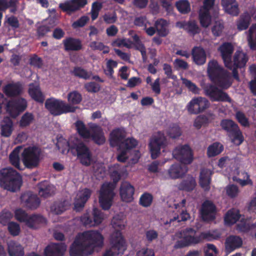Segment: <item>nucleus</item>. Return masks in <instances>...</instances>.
I'll list each match as a JSON object with an SVG mask.
<instances>
[{
	"mask_svg": "<svg viewBox=\"0 0 256 256\" xmlns=\"http://www.w3.org/2000/svg\"><path fill=\"white\" fill-rule=\"evenodd\" d=\"M3 90L8 96H16L21 94L22 91V86L20 82L10 83L4 88Z\"/></svg>",
	"mask_w": 256,
	"mask_h": 256,
	"instance_id": "cd10ccee",
	"label": "nucleus"
},
{
	"mask_svg": "<svg viewBox=\"0 0 256 256\" xmlns=\"http://www.w3.org/2000/svg\"><path fill=\"white\" fill-rule=\"evenodd\" d=\"M221 4L226 13L233 16H238L240 10L236 0H221Z\"/></svg>",
	"mask_w": 256,
	"mask_h": 256,
	"instance_id": "a878e982",
	"label": "nucleus"
},
{
	"mask_svg": "<svg viewBox=\"0 0 256 256\" xmlns=\"http://www.w3.org/2000/svg\"><path fill=\"white\" fill-rule=\"evenodd\" d=\"M42 155L41 148L36 146H30L24 150L22 154V160L26 168L33 169L39 166Z\"/></svg>",
	"mask_w": 256,
	"mask_h": 256,
	"instance_id": "423d86ee",
	"label": "nucleus"
},
{
	"mask_svg": "<svg viewBox=\"0 0 256 256\" xmlns=\"http://www.w3.org/2000/svg\"><path fill=\"white\" fill-rule=\"evenodd\" d=\"M111 247L107 250L102 256H116L123 254L126 248L125 240L120 230H116L110 237Z\"/></svg>",
	"mask_w": 256,
	"mask_h": 256,
	"instance_id": "9d476101",
	"label": "nucleus"
},
{
	"mask_svg": "<svg viewBox=\"0 0 256 256\" xmlns=\"http://www.w3.org/2000/svg\"><path fill=\"white\" fill-rule=\"evenodd\" d=\"M174 68L177 70H186L188 68V62L180 58H176L174 62Z\"/></svg>",
	"mask_w": 256,
	"mask_h": 256,
	"instance_id": "0e129e2a",
	"label": "nucleus"
},
{
	"mask_svg": "<svg viewBox=\"0 0 256 256\" xmlns=\"http://www.w3.org/2000/svg\"><path fill=\"white\" fill-rule=\"evenodd\" d=\"M27 107V102L24 98H18L15 100L6 101V110L10 114L24 111Z\"/></svg>",
	"mask_w": 256,
	"mask_h": 256,
	"instance_id": "6ab92c4d",
	"label": "nucleus"
},
{
	"mask_svg": "<svg viewBox=\"0 0 256 256\" xmlns=\"http://www.w3.org/2000/svg\"><path fill=\"white\" fill-rule=\"evenodd\" d=\"M251 20L250 14L248 12H244L236 22L238 30L240 31L246 30L250 24Z\"/></svg>",
	"mask_w": 256,
	"mask_h": 256,
	"instance_id": "4c0bfd02",
	"label": "nucleus"
},
{
	"mask_svg": "<svg viewBox=\"0 0 256 256\" xmlns=\"http://www.w3.org/2000/svg\"><path fill=\"white\" fill-rule=\"evenodd\" d=\"M152 200L153 196L152 194L146 192L141 195L139 203L142 206L146 208L151 205Z\"/></svg>",
	"mask_w": 256,
	"mask_h": 256,
	"instance_id": "603ef678",
	"label": "nucleus"
},
{
	"mask_svg": "<svg viewBox=\"0 0 256 256\" xmlns=\"http://www.w3.org/2000/svg\"><path fill=\"white\" fill-rule=\"evenodd\" d=\"M84 88L86 90L91 93H96L100 90V85L94 82H90L84 84Z\"/></svg>",
	"mask_w": 256,
	"mask_h": 256,
	"instance_id": "bf43d9fd",
	"label": "nucleus"
},
{
	"mask_svg": "<svg viewBox=\"0 0 256 256\" xmlns=\"http://www.w3.org/2000/svg\"><path fill=\"white\" fill-rule=\"evenodd\" d=\"M62 44L66 52L78 51L82 48L81 40L72 37L66 38L62 40Z\"/></svg>",
	"mask_w": 256,
	"mask_h": 256,
	"instance_id": "393cba45",
	"label": "nucleus"
},
{
	"mask_svg": "<svg viewBox=\"0 0 256 256\" xmlns=\"http://www.w3.org/2000/svg\"><path fill=\"white\" fill-rule=\"evenodd\" d=\"M242 244V238L236 236H230L226 240V248L229 252H232L240 248Z\"/></svg>",
	"mask_w": 256,
	"mask_h": 256,
	"instance_id": "473e14b6",
	"label": "nucleus"
},
{
	"mask_svg": "<svg viewBox=\"0 0 256 256\" xmlns=\"http://www.w3.org/2000/svg\"><path fill=\"white\" fill-rule=\"evenodd\" d=\"M223 150V146L219 142H215L208 146L206 154L208 158L214 157L220 154Z\"/></svg>",
	"mask_w": 256,
	"mask_h": 256,
	"instance_id": "37998d69",
	"label": "nucleus"
},
{
	"mask_svg": "<svg viewBox=\"0 0 256 256\" xmlns=\"http://www.w3.org/2000/svg\"><path fill=\"white\" fill-rule=\"evenodd\" d=\"M226 191L228 196L230 198L236 197L239 192L238 186L234 184L227 186Z\"/></svg>",
	"mask_w": 256,
	"mask_h": 256,
	"instance_id": "4d7b16f0",
	"label": "nucleus"
},
{
	"mask_svg": "<svg viewBox=\"0 0 256 256\" xmlns=\"http://www.w3.org/2000/svg\"><path fill=\"white\" fill-rule=\"evenodd\" d=\"M8 252L10 256H24V254L22 246L14 241L8 244Z\"/></svg>",
	"mask_w": 256,
	"mask_h": 256,
	"instance_id": "e433bc0d",
	"label": "nucleus"
},
{
	"mask_svg": "<svg viewBox=\"0 0 256 256\" xmlns=\"http://www.w3.org/2000/svg\"><path fill=\"white\" fill-rule=\"evenodd\" d=\"M195 186L196 182L194 179L184 180L181 184L182 188L188 192L192 190L195 188Z\"/></svg>",
	"mask_w": 256,
	"mask_h": 256,
	"instance_id": "69168bd1",
	"label": "nucleus"
},
{
	"mask_svg": "<svg viewBox=\"0 0 256 256\" xmlns=\"http://www.w3.org/2000/svg\"><path fill=\"white\" fill-rule=\"evenodd\" d=\"M70 152L76 156L80 163L86 166L92 162V154L90 148L82 142L76 140L70 146Z\"/></svg>",
	"mask_w": 256,
	"mask_h": 256,
	"instance_id": "0eeeda50",
	"label": "nucleus"
},
{
	"mask_svg": "<svg viewBox=\"0 0 256 256\" xmlns=\"http://www.w3.org/2000/svg\"><path fill=\"white\" fill-rule=\"evenodd\" d=\"M240 215L238 210H230L226 212L224 217V221L228 224H235L240 218Z\"/></svg>",
	"mask_w": 256,
	"mask_h": 256,
	"instance_id": "a18cd8bd",
	"label": "nucleus"
},
{
	"mask_svg": "<svg viewBox=\"0 0 256 256\" xmlns=\"http://www.w3.org/2000/svg\"><path fill=\"white\" fill-rule=\"evenodd\" d=\"M102 8V3L98 2H95L92 3L90 10L91 18L92 20H94L98 18L99 12Z\"/></svg>",
	"mask_w": 256,
	"mask_h": 256,
	"instance_id": "5fc2aeb1",
	"label": "nucleus"
},
{
	"mask_svg": "<svg viewBox=\"0 0 256 256\" xmlns=\"http://www.w3.org/2000/svg\"><path fill=\"white\" fill-rule=\"evenodd\" d=\"M20 200L26 207L31 210L37 208L40 203V200L38 196L31 192L23 194L20 196Z\"/></svg>",
	"mask_w": 256,
	"mask_h": 256,
	"instance_id": "5701e85b",
	"label": "nucleus"
},
{
	"mask_svg": "<svg viewBox=\"0 0 256 256\" xmlns=\"http://www.w3.org/2000/svg\"><path fill=\"white\" fill-rule=\"evenodd\" d=\"M104 238L98 230H87L79 234L70 248V256H88L96 248H102Z\"/></svg>",
	"mask_w": 256,
	"mask_h": 256,
	"instance_id": "f03ea898",
	"label": "nucleus"
},
{
	"mask_svg": "<svg viewBox=\"0 0 256 256\" xmlns=\"http://www.w3.org/2000/svg\"><path fill=\"white\" fill-rule=\"evenodd\" d=\"M174 157L184 164H188L193 160V154L188 144L178 146L172 152Z\"/></svg>",
	"mask_w": 256,
	"mask_h": 256,
	"instance_id": "ddd939ff",
	"label": "nucleus"
},
{
	"mask_svg": "<svg viewBox=\"0 0 256 256\" xmlns=\"http://www.w3.org/2000/svg\"><path fill=\"white\" fill-rule=\"evenodd\" d=\"M209 106V101L206 98L200 96L192 98L188 104L187 108L190 114H198L204 112Z\"/></svg>",
	"mask_w": 256,
	"mask_h": 256,
	"instance_id": "dca6fc26",
	"label": "nucleus"
},
{
	"mask_svg": "<svg viewBox=\"0 0 256 256\" xmlns=\"http://www.w3.org/2000/svg\"><path fill=\"white\" fill-rule=\"evenodd\" d=\"M248 60V57L246 53L240 50L236 52L233 57V61H232V78H233L238 82L240 81L238 69L244 68Z\"/></svg>",
	"mask_w": 256,
	"mask_h": 256,
	"instance_id": "2eb2a0df",
	"label": "nucleus"
},
{
	"mask_svg": "<svg viewBox=\"0 0 256 256\" xmlns=\"http://www.w3.org/2000/svg\"><path fill=\"white\" fill-rule=\"evenodd\" d=\"M222 128L226 131L227 136L232 142L240 146L244 141V137L238 126L234 121L230 119H222L220 122Z\"/></svg>",
	"mask_w": 256,
	"mask_h": 256,
	"instance_id": "6e6552de",
	"label": "nucleus"
},
{
	"mask_svg": "<svg viewBox=\"0 0 256 256\" xmlns=\"http://www.w3.org/2000/svg\"><path fill=\"white\" fill-rule=\"evenodd\" d=\"M71 74L76 78L85 80L90 79L92 74V72H88L82 66H74L72 70Z\"/></svg>",
	"mask_w": 256,
	"mask_h": 256,
	"instance_id": "ea45409f",
	"label": "nucleus"
},
{
	"mask_svg": "<svg viewBox=\"0 0 256 256\" xmlns=\"http://www.w3.org/2000/svg\"><path fill=\"white\" fill-rule=\"evenodd\" d=\"M34 120V116L32 113L26 112L21 118L20 121V126L25 128L28 126Z\"/></svg>",
	"mask_w": 256,
	"mask_h": 256,
	"instance_id": "864d4df0",
	"label": "nucleus"
},
{
	"mask_svg": "<svg viewBox=\"0 0 256 256\" xmlns=\"http://www.w3.org/2000/svg\"><path fill=\"white\" fill-rule=\"evenodd\" d=\"M0 184L5 190L16 192L21 186L22 177L12 168H2L0 170Z\"/></svg>",
	"mask_w": 256,
	"mask_h": 256,
	"instance_id": "39448f33",
	"label": "nucleus"
},
{
	"mask_svg": "<svg viewBox=\"0 0 256 256\" xmlns=\"http://www.w3.org/2000/svg\"><path fill=\"white\" fill-rule=\"evenodd\" d=\"M44 106L54 116L73 112L76 110V108L66 104L61 100L54 98H48L46 100Z\"/></svg>",
	"mask_w": 256,
	"mask_h": 256,
	"instance_id": "1a4fd4ad",
	"label": "nucleus"
},
{
	"mask_svg": "<svg viewBox=\"0 0 256 256\" xmlns=\"http://www.w3.org/2000/svg\"><path fill=\"white\" fill-rule=\"evenodd\" d=\"M46 223V218L40 214H32L30 216L26 226L31 228L36 229Z\"/></svg>",
	"mask_w": 256,
	"mask_h": 256,
	"instance_id": "7c9ffc66",
	"label": "nucleus"
},
{
	"mask_svg": "<svg viewBox=\"0 0 256 256\" xmlns=\"http://www.w3.org/2000/svg\"><path fill=\"white\" fill-rule=\"evenodd\" d=\"M66 248V246L64 243L51 244L44 249L45 256H62Z\"/></svg>",
	"mask_w": 256,
	"mask_h": 256,
	"instance_id": "4be33fe9",
	"label": "nucleus"
},
{
	"mask_svg": "<svg viewBox=\"0 0 256 256\" xmlns=\"http://www.w3.org/2000/svg\"><path fill=\"white\" fill-rule=\"evenodd\" d=\"M104 220V214L98 208H94L92 216L89 213H85L80 217V222L85 226H94L99 225Z\"/></svg>",
	"mask_w": 256,
	"mask_h": 256,
	"instance_id": "4468645a",
	"label": "nucleus"
},
{
	"mask_svg": "<svg viewBox=\"0 0 256 256\" xmlns=\"http://www.w3.org/2000/svg\"><path fill=\"white\" fill-rule=\"evenodd\" d=\"M224 66L229 70H232V56L234 52V47L230 42L224 43L219 48Z\"/></svg>",
	"mask_w": 256,
	"mask_h": 256,
	"instance_id": "a211bd4d",
	"label": "nucleus"
},
{
	"mask_svg": "<svg viewBox=\"0 0 256 256\" xmlns=\"http://www.w3.org/2000/svg\"><path fill=\"white\" fill-rule=\"evenodd\" d=\"M39 195L44 198H47L54 194V187L50 186L48 181H43L38 186Z\"/></svg>",
	"mask_w": 256,
	"mask_h": 256,
	"instance_id": "2f4dec72",
	"label": "nucleus"
},
{
	"mask_svg": "<svg viewBox=\"0 0 256 256\" xmlns=\"http://www.w3.org/2000/svg\"><path fill=\"white\" fill-rule=\"evenodd\" d=\"M28 92L32 100L36 102L42 104L44 100V96L42 92L38 85L31 83L29 84Z\"/></svg>",
	"mask_w": 256,
	"mask_h": 256,
	"instance_id": "c756f323",
	"label": "nucleus"
},
{
	"mask_svg": "<svg viewBox=\"0 0 256 256\" xmlns=\"http://www.w3.org/2000/svg\"><path fill=\"white\" fill-rule=\"evenodd\" d=\"M13 130V122L8 117L4 118L1 124V135L4 137H9Z\"/></svg>",
	"mask_w": 256,
	"mask_h": 256,
	"instance_id": "58836bf2",
	"label": "nucleus"
},
{
	"mask_svg": "<svg viewBox=\"0 0 256 256\" xmlns=\"http://www.w3.org/2000/svg\"><path fill=\"white\" fill-rule=\"evenodd\" d=\"M115 186L112 183L104 184L100 190L99 202L102 208L104 210H109L112 203L115 195L114 189Z\"/></svg>",
	"mask_w": 256,
	"mask_h": 256,
	"instance_id": "9b49d317",
	"label": "nucleus"
},
{
	"mask_svg": "<svg viewBox=\"0 0 256 256\" xmlns=\"http://www.w3.org/2000/svg\"><path fill=\"white\" fill-rule=\"evenodd\" d=\"M88 3L87 0H71L60 4L61 10L69 14L83 8Z\"/></svg>",
	"mask_w": 256,
	"mask_h": 256,
	"instance_id": "aec40b11",
	"label": "nucleus"
},
{
	"mask_svg": "<svg viewBox=\"0 0 256 256\" xmlns=\"http://www.w3.org/2000/svg\"><path fill=\"white\" fill-rule=\"evenodd\" d=\"M29 63L31 66L38 68H41L43 65V61L41 58L34 54L31 56L29 60Z\"/></svg>",
	"mask_w": 256,
	"mask_h": 256,
	"instance_id": "e2e57ef3",
	"label": "nucleus"
},
{
	"mask_svg": "<svg viewBox=\"0 0 256 256\" xmlns=\"http://www.w3.org/2000/svg\"><path fill=\"white\" fill-rule=\"evenodd\" d=\"M198 17L200 24L202 27L208 28L210 25L212 17L210 12L200 10Z\"/></svg>",
	"mask_w": 256,
	"mask_h": 256,
	"instance_id": "09e8293b",
	"label": "nucleus"
},
{
	"mask_svg": "<svg viewBox=\"0 0 256 256\" xmlns=\"http://www.w3.org/2000/svg\"><path fill=\"white\" fill-rule=\"evenodd\" d=\"M135 189L134 186L128 182H123L120 188V195L122 200L126 202L134 200Z\"/></svg>",
	"mask_w": 256,
	"mask_h": 256,
	"instance_id": "412c9836",
	"label": "nucleus"
},
{
	"mask_svg": "<svg viewBox=\"0 0 256 256\" xmlns=\"http://www.w3.org/2000/svg\"><path fill=\"white\" fill-rule=\"evenodd\" d=\"M29 215L22 209H18L15 211V218L20 222H24L26 224L30 218Z\"/></svg>",
	"mask_w": 256,
	"mask_h": 256,
	"instance_id": "6e6d98bb",
	"label": "nucleus"
},
{
	"mask_svg": "<svg viewBox=\"0 0 256 256\" xmlns=\"http://www.w3.org/2000/svg\"><path fill=\"white\" fill-rule=\"evenodd\" d=\"M124 132L120 128L114 130L110 133V144L112 146H118L120 150V154L118 156V160L124 162L128 158L126 156V152L136 148L138 145V141L132 138L125 139Z\"/></svg>",
	"mask_w": 256,
	"mask_h": 256,
	"instance_id": "7ed1b4c3",
	"label": "nucleus"
},
{
	"mask_svg": "<svg viewBox=\"0 0 256 256\" xmlns=\"http://www.w3.org/2000/svg\"><path fill=\"white\" fill-rule=\"evenodd\" d=\"M166 144L167 139L164 134L162 132H158L149 144L152 159L156 158L160 154L161 148H165Z\"/></svg>",
	"mask_w": 256,
	"mask_h": 256,
	"instance_id": "f8f14e48",
	"label": "nucleus"
},
{
	"mask_svg": "<svg viewBox=\"0 0 256 256\" xmlns=\"http://www.w3.org/2000/svg\"><path fill=\"white\" fill-rule=\"evenodd\" d=\"M224 28L223 24L220 22L216 21L212 28V32L214 36H219L222 34Z\"/></svg>",
	"mask_w": 256,
	"mask_h": 256,
	"instance_id": "680f3d73",
	"label": "nucleus"
},
{
	"mask_svg": "<svg viewBox=\"0 0 256 256\" xmlns=\"http://www.w3.org/2000/svg\"><path fill=\"white\" fill-rule=\"evenodd\" d=\"M182 164H174L172 165L168 170V174L172 179L182 177L187 172L188 168Z\"/></svg>",
	"mask_w": 256,
	"mask_h": 256,
	"instance_id": "c85d7f7f",
	"label": "nucleus"
},
{
	"mask_svg": "<svg viewBox=\"0 0 256 256\" xmlns=\"http://www.w3.org/2000/svg\"><path fill=\"white\" fill-rule=\"evenodd\" d=\"M248 41L250 49L256 50V24H252L248 30Z\"/></svg>",
	"mask_w": 256,
	"mask_h": 256,
	"instance_id": "49530a36",
	"label": "nucleus"
},
{
	"mask_svg": "<svg viewBox=\"0 0 256 256\" xmlns=\"http://www.w3.org/2000/svg\"><path fill=\"white\" fill-rule=\"evenodd\" d=\"M182 134V130L177 124H172L166 130V135L172 139L179 138Z\"/></svg>",
	"mask_w": 256,
	"mask_h": 256,
	"instance_id": "c03bdc74",
	"label": "nucleus"
},
{
	"mask_svg": "<svg viewBox=\"0 0 256 256\" xmlns=\"http://www.w3.org/2000/svg\"><path fill=\"white\" fill-rule=\"evenodd\" d=\"M180 27L186 30L188 34L194 36L200 32L199 28L195 20H189L180 22Z\"/></svg>",
	"mask_w": 256,
	"mask_h": 256,
	"instance_id": "72a5a7b5",
	"label": "nucleus"
},
{
	"mask_svg": "<svg viewBox=\"0 0 256 256\" xmlns=\"http://www.w3.org/2000/svg\"><path fill=\"white\" fill-rule=\"evenodd\" d=\"M75 126L78 133L84 139H90L98 145L104 144L106 141L102 128L96 124H92L88 130L82 120H77Z\"/></svg>",
	"mask_w": 256,
	"mask_h": 256,
	"instance_id": "20e7f679",
	"label": "nucleus"
},
{
	"mask_svg": "<svg viewBox=\"0 0 256 256\" xmlns=\"http://www.w3.org/2000/svg\"><path fill=\"white\" fill-rule=\"evenodd\" d=\"M89 20L88 16H81L77 20L74 22L72 24V27L74 28H77L84 26Z\"/></svg>",
	"mask_w": 256,
	"mask_h": 256,
	"instance_id": "338daca9",
	"label": "nucleus"
},
{
	"mask_svg": "<svg viewBox=\"0 0 256 256\" xmlns=\"http://www.w3.org/2000/svg\"><path fill=\"white\" fill-rule=\"evenodd\" d=\"M216 207L210 200L204 201L200 210L202 220L204 222L212 221L216 218Z\"/></svg>",
	"mask_w": 256,
	"mask_h": 256,
	"instance_id": "f3484780",
	"label": "nucleus"
},
{
	"mask_svg": "<svg viewBox=\"0 0 256 256\" xmlns=\"http://www.w3.org/2000/svg\"><path fill=\"white\" fill-rule=\"evenodd\" d=\"M200 240L198 238H195L194 236H185L182 239L178 240L174 245L176 248H180L188 246L191 245L198 244Z\"/></svg>",
	"mask_w": 256,
	"mask_h": 256,
	"instance_id": "c9c22d12",
	"label": "nucleus"
},
{
	"mask_svg": "<svg viewBox=\"0 0 256 256\" xmlns=\"http://www.w3.org/2000/svg\"><path fill=\"white\" fill-rule=\"evenodd\" d=\"M68 100L70 103L72 104H78L82 102V96L79 92L74 90L68 94Z\"/></svg>",
	"mask_w": 256,
	"mask_h": 256,
	"instance_id": "3c124183",
	"label": "nucleus"
},
{
	"mask_svg": "<svg viewBox=\"0 0 256 256\" xmlns=\"http://www.w3.org/2000/svg\"><path fill=\"white\" fill-rule=\"evenodd\" d=\"M211 173L207 170H202L200 172V185L205 190L208 191L210 189V184L211 182Z\"/></svg>",
	"mask_w": 256,
	"mask_h": 256,
	"instance_id": "f704fd0d",
	"label": "nucleus"
},
{
	"mask_svg": "<svg viewBox=\"0 0 256 256\" xmlns=\"http://www.w3.org/2000/svg\"><path fill=\"white\" fill-rule=\"evenodd\" d=\"M12 218V213L8 210H2L0 214V222L3 225L8 224L10 220Z\"/></svg>",
	"mask_w": 256,
	"mask_h": 256,
	"instance_id": "774afa93",
	"label": "nucleus"
},
{
	"mask_svg": "<svg viewBox=\"0 0 256 256\" xmlns=\"http://www.w3.org/2000/svg\"><path fill=\"white\" fill-rule=\"evenodd\" d=\"M194 62L197 65L202 66L206 62V56L205 50L200 46H194L192 50Z\"/></svg>",
	"mask_w": 256,
	"mask_h": 256,
	"instance_id": "bb28decb",
	"label": "nucleus"
},
{
	"mask_svg": "<svg viewBox=\"0 0 256 256\" xmlns=\"http://www.w3.org/2000/svg\"><path fill=\"white\" fill-rule=\"evenodd\" d=\"M236 118L238 122L244 127H248L250 123L248 118L242 112L238 111L236 114Z\"/></svg>",
	"mask_w": 256,
	"mask_h": 256,
	"instance_id": "052dcab7",
	"label": "nucleus"
},
{
	"mask_svg": "<svg viewBox=\"0 0 256 256\" xmlns=\"http://www.w3.org/2000/svg\"><path fill=\"white\" fill-rule=\"evenodd\" d=\"M92 192L90 189L86 188L77 195L74 202V210L76 211H80L82 209L90 198Z\"/></svg>",
	"mask_w": 256,
	"mask_h": 256,
	"instance_id": "b1692460",
	"label": "nucleus"
},
{
	"mask_svg": "<svg viewBox=\"0 0 256 256\" xmlns=\"http://www.w3.org/2000/svg\"><path fill=\"white\" fill-rule=\"evenodd\" d=\"M20 147L16 148L10 154L9 160L11 164L20 170H24L22 166L20 164V158L19 156Z\"/></svg>",
	"mask_w": 256,
	"mask_h": 256,
	"instance_id": "a19ab883",
	"label": "nucleus"
},
{
	"mask_svg": "<svg viewBox=\"0 0 256 256\" xmlns=\"http://www.w3.org/2000/svg\"><path fill=\"white\" fill-rule=\"evenodd\" d=\"M176 6L182 14H187L190 11V4L188 0H179L176 2Z\"/></svg>",
	"mask_w": 256,
	"mask_h": 256,
	"instance_id": "8fccbe9b",
	"label": "nucleus"
},
{
	"mask_svg": "<svg viewBox=\"0 0 256 256\" xmlns=\"http://www.w3.org/2000/svg\"><path fill=\"white\" fill-rule=\"evenodd\" d=\"M168 26L167 21L162 18L158 19L154 23V26L159 36L164 37L168 33L166 27Z\"/></svg>",
	"mask_w": 256,
	"mask_h": 256,
	"instance_id": "79ce46f5",
	"label": "nucleus"
},
{
	"mask_svg": "<svg viewBox=\"0 0 256 256\" xmlns=\"http://www.w3.org/2000/svg\"><path fill=\"white\" fill-rule=\"evenodd\" d=\"M8 229L10 234L12 236H17L20 230V225L16 222H8Z\"/></svg>",
	"mask_w": 256,
	"mask_h": 256,
	"instance_id": "13d9d810",
	"label": "nucleus"
},
{
	"mask_svg": "<svg viewBox=\"0 0 256 256\" xmlns=\"http://www.w3.org/2000/svg\"><path fill=\"white\" fill-rule=\"evenodd\" d=\"M73 142H68L66 139L60 138L58 140L56 146L62 154H64L66 152H70V146Z\"/></svg>",
	"mask_w": 256,
	"mask_h": 256,
	"instance_id": "de8ad7c7",
	"label": "nucleus"
},
{
	"mask_svg": "<svg viewBox=\"0 0 256 256\" xmlns=\"http://www.w3.org/2000/svg\"><path fill=\"white\" fill-rule=\"evenodd\" d=\"M207 71L209 78L214 84H208L204 88L205 94L212 102H231L232 99L228 94L223 91L232 85L233 80L230 72L215 60L208 62Z\"/></svg>",
	"mask_w": 256,
	"mask_h": 256,
	"instance_id": "f257e3e1",
	"label": "nucleus"
}]
</instances>
